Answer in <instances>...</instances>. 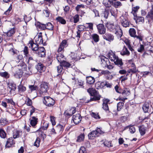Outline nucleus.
I'll return each mask as SVG.
<instances>
[{
	"instance_id": "obj_1",
	"label": "nucleus",
	"mask_w": 153,
	"mask_h": 153,
	"mask_svg": "<svg viewBox=\"0 0 153 153\" xmlns=\"http://www.w3.org/2000/svg\"><path fill=\"white\" fill-rule=\"evenodd\" d=\"M106 26L108 29L111 31L114 32L118 38H120L123 35V32L120 26L118 25H115L113 24L108 22Z\"/></svg>"
},
{
	"instance_id": "obj_2",
	"label": "nucleus",
	"mask_w": 153,
	"mask_h": 153,
	"mask_svg": "<svg viewBox=\"0 0 153 153\" xmlns=\"http://www.w3.org/2000/svg\"><path fill=\"white\" fill-rule=\"evenodd\" d=\"M87 91L93 97H91L89 100L86 102L94 101H96L99 100L100 98V96L98 92L96 90L93 88H90L87 90Z\"/></svg>"
},
{
	"instance_id": "obj_3",
	"label": "nucleus",
	"mask_w": 153,
	"mask_h": 153,
	"mask_svg": "<svg viewBox=\"0 0 153 153\" xmlns=\"http://www.w3.org/2000/svg\"><path fill=\"white\" fill-rule=\"evenodd\" d=\"M26 69V65L24 63L21 65H18L15 68V72L14 73V75L17 78H20L22 76L23 71H25Z\"/></svg>"
},
{
	"instance_id": "obj_4",
	"label": "nucleus",
	"mask_w": 153,
	"mask_h": 153,
	"mask_svg": "<svg viewBox=\"0 0 153 153\" xmlns=\"http://www.w3.org/2000/svg\"><path fill=\"white\" fill-rule=\"evenodd\" d=\"M7 48L10 53L13 56H17V58L18 59H20L22 58L21 56L18 55L19 51L13 48L12 44H10L8 45Z\"/></svg>"
},
{
	"instance_id": "obj_5",
	"label": "nucleus",
	"mask_w": 153,
	"mask_h": 153,
	"mask_svg": "<svg viewBox=\"0 0 153 153\" xmlns=\"http://www.w3.org/2000/svg\"><path fill=\"white\" fill-rule=\"evenodd\" d=\"M43 102L46 106L51 107L54 105L55 101L52 98L48 96L44 97Z\"/></svg>"
},
{
	"instance_id": "obj_6",
	"label": "nucleus",
	"mask_w": 153,
	"mask_h": 153,
	"mask_svg": "<svg viewBox=\"0 0 153 153\" xmlns=\"http://www.w3.org/2000/svg\"><path fill=\"white\" fill-rule=\"evenodd\" d=\"M102 131L100 128H98L96 130L93 131L88 135V137L89 139H93L96 137L99 136V134H101Z\"/></svg>"
},
{
	"instance_id": "obj_7",
	"label": "nucleus",
	"mask_w": 153,
	"mask_h": 153,
	"mask_svg": "<svg viewBox=\"0 0 153 153\" xmlns=\"http://www.w3.org/2000/svg\"><path fill=\"white\" fill-rule=\"evenodd\" d=\"M48 89V84L45 82L42 83L40 85V88L39 90V92L40 94L45 93L47 91Z\"/></svg>"
},
{
	"instance_id": "obj_8",
	"label": "nucleus",
	"mask_w": 153,
	"mask_h": 153,
	"mask_svg": "<svg viewBox=\"0 0 153 153\" xmlns=\"http://www.w3.org/2000/svg\"><path fill=\"white\" fill-rule=\"evenodd\" d=\"M42 33H38L35 37L34 39L37 44H42L43 43V41L42 35Z\"/></svg>"
},
{
	"instance_id": "obj_9",
	"label": "nucleus",
	"mask_w": 153,
	"mask_h": 153,
	"mask_svg": "<svg viewBox=\"0 0 153 153\" xmlns=\"http://www.w3.org/2000/svg\"><path fill=\"white\" fill-rule=\"evenodd\" d=\"M146 17L148 19L149 24H151V21H153V3L152 4V9L148 13Z\"/></svg>"
},
{
	"instance_id": "obj_10",
	"label": "nucleus",
	"mask_w": 153,
	"mask_h": 153,
	"mask_svg": "<svg viewBox=\"0 0 153 153\" xmlns=\"http://www.w3.org/2000/svg\"><path fill=\"white\" fill-rule=\"evenodd\" d=\"M38 44L36 43H35L32 41H29L28 46L29 48H31L33 51H36L38 49Z\"/></svg>"
},
{
	"instance_id": "obj_11",
	"label": "nucleus",
	"mask_w": 153,
	"mask_h": 153,
	"mask_svg": "<svg viewBox=\"0 0 153 153\" xmlns=\"http://www.w3.org/2000/svg\"><path fill=\"white\" fill-rule=\"evenodd\" d=\"M67 46V42L66 40H63L60 43L57 50L58 53L64 51V48Z\"/></svg>"
},
{
	"instance_id": "obj_12",
	"label": "nucleus",
	"mask_w": 153,
	"mask_h": 153,
	"mask_svg": "<svg viewBox=\"0 0 153 153\" xmlns=\"http://www.w3.org/2000/svg\"><path fill=\"white\" fill-rule=\"evenodd\" d=\"M72 120L76 124L79 123L81 120L80 115L79 114L74 115L72 117Z\"/></svg>"
},
{
	"instance_id": "obj_13",
	"label": "nucleus",
	"mask_w": 153,
	"mask_h": 153,
	"mask_svg": "<svg viewBox=\"0 0 153 153\" xmlns=\"http://www.w3.org/2000/svg\"><path fill=\"white\" fill-rule=\"evenodd\" d=\"M99 33L101 34H104L106 32V28L103 25L100 24L97 26Z\"/></svg>"
},
{
	"instance_id": "obj_14",
	"label": "nucleus",
	"mask_w": 153,
	"mask_h": 153,
	"mask_svg": "<svg viewBox=\"0 0 153 153\" xmlns=\"http://www.w3.org/2000/svg\"><path fill=\"white\" fill-rule=\"evenodd\" d=\"M37 53L39 56L40 57H44L45 56V51L43 47L39 48L37 49Z\"/></svg>"
},
{
	"instance_id": "obj_15",
	"label": "nucleus",
	"mask_w": 153,
	"mask_h": 153,
	"mask_svg": "<svg viewBox=\"0 0 153 153\" xmlns=\"http://www.w3.org/2000/svg\"><path fill=\"white\" fill-rule=\"evenodd\" d=\"M101 73L102 74L104 75L106 77L107 79H111L113 77V76L108 70L101 71Z\"/></svg>"
},
{
	"instance_id": "obj_16",
	"label": "nucleus",
	"mask_w": 153,
	"mask_h": 153,
	"mask_svg": "<svg viewBox=\"0 0 153 153\" xmlns=\"http://www.w3.org/2000/svg\"><path fill=\"white\" fill-rule=\"evenodd\" d=\"M103 38L104 39L111 42L114 40V36L110 33H106L103 36Z\"/></svg>"
},
{
	"instance_id": "obj_17",
	"label": "nucleus",
	"mask_w": 153,
	"mask_h": 153,
	"mask_svg": "<svg viewBox=\"0 0 153 153\" xmlns=\"http://www.w3.org/2000/svg\"><path fill=\"white\" fill-rule=\"evenodd\" d=\"M151 107V105L149 104V102H145L143 107V109L145 113L149 112L150 111V108Z\"/></svg>"
},
{
	"instance_id": "obj_18",
	"label": "nucleus",
	"mask_w": 153,
	"mask_h": 153,
	"mask_svg": "<svg viewBox=\"0 0 153 153\" xmlns=\"http://www.w3.org/2000/svg\"><path fill=\"white\" fill-rule=\"evenodd\" d=\"M108 56L110 59L111 61H114V62L118 57L112 51L108 53Z\"/></svg>"
},
{
	"instance_id": "obj_19",
	"label": "nucleus",
	"mask_w": 153,
	"mask_h": 153,
	"mask_svg": "<svg viewBox=\"0 0 153 153\" xmlns=\"http://www.w3.org/2000/svg\"><path fill=\"white\" fill-rule=\"evenodd\" d=\"M22 131H14L13 134V137L14 139H16L22 136Z\"/></svg>"
},
{
	"instance_id": "obj_20",
	"label": "nucleus",
	"mask_w": 153,
	"mask_h": 153,
	"mask_svg": "<svg viewBox=\"0 0 153 153\" xmlns=\"http://www.w3.org/2000/svg\"><path fill=\"white\" fill-rule=\"evenodd\" d=\"M56 59L60 64L65 59L64 56L61 53H59L57 55Z\"/></svg>"
},
{
	"instance_id": "obj_21",
	"label": "nucleus",
	"mask_w": 153,
	"mask_h": 153,
	"mask_svg": "<svg viewBox=\"0 0 153 153\" xmlns=\"http://www.w3.org/2000/svg\"><path fill=\"white\" fill-rule=\"evenodd\" d=\"M37 120L38 119L36 118L35 117H32V119L30 121V124L33 127L35 128V126L37 124Z\"/></svg>"
},
{
	"instance_id": "obj_22",
	"label": "nucleus",
	"mask_w": 153,
	"mask_h": 153,
	"mask_svg": "<svg viewBox=\"0 0 153 153\" xmlns=\"http://www.w3.org/2000/svg\"><path fill=\"white\" fill-rule=\"evenodd\" d=\"M36 68L38 71L40 72L44 71L45 69V67L42 64L40 63H39L37 64Z\"/></svg>"
},
{
	"instance_id": "obj_23",
	"label": "nucleus",
	"mask_w": 153,
	"mask_h": 153,
	"mask_svg": "<svg viewBox=\"0 0 153 153\" xmlns=\"http://www.w3.org/2000/svg\"><path fill=\"white\" fill-rule=\"evenodd\" d=\"M16 29L15 28H11L6 33V35L8 36L11 37L15 33Z\"/></svg>"
},
{
	"instance_id": "obj_24",
	"label": "nucleus",
	"mask_w": 153,
	"mask_h": 153,
	"mask_svg": "<svg viewBox=\"0 0 153 153\" xmlns=\"http://www.w3.org/2000/svg\"><path fill=\"white\" fill-rule=\"evenodd\" d=\"M104 82H97L95 85L97 89L102 88L104 87Z\"/></svg>"
},
{
	"instance_id": "obj_25",
	"label": "nucleus",
	"mask_w": 153,
	"mask_h": 153,
	"mask_svg": "<svg viewBox=\"0 0 153 153\" xmlns=\"http://www.w3.org/2000/svg\"><path fill=\"white\" fill-rule=\"evenodd\" d=\"M122 26L124 27H126L129 26V22L126 19L123 18L121 21Z\"/></svg>"
},
{
	"instance_id": "obj_26",
	"label": "nucleus",
	"mask_w": 153,
	"mask_h": 153,
	"mask_svg": "<svg viewBox=\"0 0 153 153\" xmlns=\"http://www.w3.org/2000/svg\"><path fill=\"white\" fill-rule=\"evenodd\" d=\"M104 3L106 7H109L113 3L112 0H104Z\"/></svg>"
},
{
	"instance_id": "obj_27",
	"label": "nucleus",
	"mask_w": 153,
	"mask_h": 153,
	"mask_svg": "<svg viewBox=\"0 0 153 153\" xmlns=\"http://www.w3.org/2000/svg\"><path fill=\"white\" fill-rule=\"evenodd\" d=\"M13 144V139L12 137H10L7 140L6 146L7 147H9L11 146Z\"/></svg>"
},
{
	"instance_id": "obj_28",
	"label": "nucleus",
	"mask_w": 153,
	"mask_h": 153,
	"mask_svg": "<svg viewBox=\"0 0 153 153\" xmlns=\"http://www.w3.org/2000/svg\"><path fill=\"white\" fill-rule=\"evenodd\" d=\"M120 54L122 55H129L130 54L129 52L128 51L127 48L124 46L122 51L120 52Z\"/></svg>"
},
{
	"instance_id": "obj_29",
	"label": "nucleus",
	"mask_w": 153,
	"mask_h": 153,
	"mask_svg": "<svg viewBox=\"0 0 153 153\" xmlns=\"http://www.w3.org/2000/svg\"><path fill=\"white\" fill-rule=\"evenodd\" d=\"M94 79L93 77L88 76L86 77L87 83L89 84H93L94 82Z\"/></svg>"
},
{
	"instance_id": "obj_30",
	"label": "nucleus",
	"mask_w": 153,
	"mask_h": 153,
	"mask_svg": "<svg viewBox=\"0 0 153 153\" xmlns=\"http://www.w3.org/2000/svg\"><path fill=\"white\" fill-rule=\"evenodd\" d=\"M114 63L116 65H118L119 67L122 65L123 64L122 62V59L118 57H117L114 61Z\"/></svg>"
},
{
	"instance_id": "obj_31",
	"label": "nucleus",
	"mask_w": 153,
	"mask_h": 153,
	"mask_svg": "<svg viewBox=\"0 0 153 153\" xmlns=\"http://www.w3.org/2000/svg\"><path fill=\"white\" fill-rule=\"evenodd\" d=\"M9 88L10 89V91H14L16 89V86L15 84L12 83H9L8 84Z\"/></svg>"
},
{
	"instance_id": "obj_32",
	"label": "nucleus",
	"mask_w": 153,
	"mask_h": 153,
	"mask_svg": "<svg viewBox=\"0 0 153 153\" xmlns=\"http://www.w3.org/2000/svg\"><path fill=\"white\" fill-rule=\"evenodd\" d=\"M56 20L58 22L62 24H65L66 23L65 20L60 16H59L56 18Z\"/></svg>"
},
{
	"instance_id": "obj_33",
	"label": "nucleus",
	"mask_w": 153,
	"mask_h": 153,
	"mask_svg": "<svg viewBox=\"0 0 153 153\" xmlns=\"http://www.w3.org/2000/svg\"><path fill=\"white\" fill-rule=\"evenodd\" d=\"M91 37L93 39L95 42H97L99 41V37L97 34H94L91 35Z\"/></svg>"
},
{
	"instance_id": "obj_34",
	"label": "nucleus",
	"mask_w": 153,
	"mask_h": 153,
	"mask_svg": "<svg viewBox=\"0 0 153 153\" xmlns=\"http://www.w3.org/2000/svg\"><path fill=\"white\" fill-rule=\"evenodd\" d=\"M46 25V29L50 30H53V25L50 22H48Z\"/></svg>"
},
{
	"instance_id": "obj_35",
	"label": "nucleus",
	"mask_w": 153,
	"mask_h": 153,
	"mask_svg": "<svg viewBox=\"0 0 153 153\" xmlns=\"http://www.w3.org/2000/svg\"><path fill=\"white\" fill-rule=\"evenodd\" d=\"M37 27L41 30H44L46 29V25L39 23L37 25Z\"/></svg>"
},
{
	"instance_id": "obj_36",
	"label": "nucleus",
	"mask_w": 153,
	"mask_h": 153,
	"mask_svg": "<svg viewBox=\"0 0 153 153\" xmlns=\"http://www.w3.org/2000/svg\"><path fill=\"white\" fill-rule=\"evenodd\" d=\"M105 62L106 65L105 66L108 69L110 70V69H112L113 68V67L112 66V65L109 64V63H110L108 59H106Z\"/></svg>"
},
{
	"instance_id": "obj_37",
	"label": "nucleus",
	"mask_w": 153,
	"mask_h": 153,
	"mask_svg": "<svg viewBox=\"0 0 153 153\" xmlns=\"http://www.w3.org/2000/svg\"><path fill=\"white\" fill-rule=\"evenodd\" d=\"M145 128L143 126H141L139 128V132L141 135H144L145 133Z\"/></svg>"
},
{
	"instance_id": "obj_38",
	"label": "nucleus",
	"mask_w": 153,
	"mask_h": 153,
	"mask_svg": "<svg viewBox=\"0 0 153 153\" xmlns=\"http://www.w3.org/2000/svg\"><path fill=\"white\" fill-rule=\"evenodd\" d=\"M130 35L132 37H134L136 35V31L134 28H130L129 31Z\"/></svg>"
},
{
	"instance_id": "obj_39",
	"label": "nucleus",
	"mask_w": 153,
	"mask_h": 153,
	"mask_svg": "<svg viewBox=\"0 0 153 153\" xmlns=\"http://www.w3.org/2000/svg\"><path fill=\"white\" fill-rule=\"evenodd\" d=\"M62 66L67 68H69L71 66V65L68 62L65 61V60L62 62L60 64Z\"/></svg>"
},
{
	"instance_id": "obj_40",
	"label": "nucleus",
	"mask_w": 153,
	"mask_h": 153,
	"mask_svg": "<svg viewBox=\"0 0 153 153\" xmlns=\"http://www.w3.org/2000/svg\"><path fill=\"white\" fill-rule=\"evenodd\" d=\"M6 135V133L3 129L0 128V137L2 138H4Z\"/></svg>"
},
{
	"instance_id": "obj_41",
	"label": "nucleus",
	"mask_w": 153,
	"mask_h": 153,
	"mask_svg": "<svg viewBox=\"0 0 153 153\" xmlns=\"http://www.w3.org/2000/svg\"><path fill=\"white\" fill-rule=\"evenodd\" d=\"M124 42L126 45H127L128 47L129 50L131 51H132L133 50V49L130 44V42L129 40L128 39H126L124 41Z\"/></svg>"
},
{
	"instance_id": "obj_42",
	"label": "nucleus",
	"mask_w": 153,
	"mask_h": 153,
	"mask_svg": "<svg viewBox=\"0 0 153 153\" xmlns=\"http://www.w3.org/2000/svg\"><path fill=\"white\" fill-rule=\"evenodd\" d=\"M87 25L85 26L82 25H80L78 26V27L77 28L78 30L82 31L83 30H86V27Z\"/></svg>"
},
{
	"instance_id": "obj_43",
	"label": "nucleus",
	"mask_w": 153,
	"mask_h": 153,
	"mask_svg": "<svg viewBox=\"0 0 153 153\" xmlns=\"http://www.w3.org/2000/svg\"><path fill=\"white\" fill-rule=\"evenodd\" d=\"M124 103L123 102H120L118 103L117 105V110L118 111H119L120 109L123 108Z\"/></svg>"
},
{
	"instance_id": "obj_44",
	"label": "nucleus",
	"mask_w": 153,
	"mask_h": 153,
	"mask_svg": "<svg viewBox=\"0 0 153 153\" xmlns=\"http://www.w3.org/2000/svg\"><path fill=\"white\" fill-rule=\"evenodd\" d=\"M93 24L92 23H86L85 25H87L86 27V29L89 28L91 30H93Z\"/></svg>"
},
{
	"instance_id": "obj_45",
	"label": "nucleus",
	"mask_w": 153,
	"mask_h": 153,
	"mask_svg": "<svg viewBox=\"0 0 153 153\" xmlns=\"http://www.w3.org/2000/svg\"><path fill=\"white\" fill-rule=\"evenodd\" d=\"M122 5L121 3L119 1H116L113 3V6L116 8L121 6Z\"/></svg>"
},
{
	"instance_id": "obj_46",
	"label": "nucleus",
	"mask_w": 153,
	"mask_h": 153,
	"mask_svg": "<svg viewBox=\"0 0 153 153\" xmlns=\"http://www.w3.org/2000/svg\"><path fill=\"white\" fill-rule=\"evenodd\" d=\"M0 76L5 78H8L9 77V75L6 72L0 73Z\"/></svg>"
},
{
	"instance_id": "obj_47",
	"label": "nucleus",
	"mask_w": 153,
	"mask_h": 153,
	"mask_svg": "<svg viewBox=\"0 0 153 153\" xmlns=\"http://www.w3.org/2000/svg\"><path fill=\"white\" fill-rule=\"evenodd\" d=\"M84 138V134H81L78 137L77 141L78 142H81L83 140Z\"/></svg>"
},
{
	"instance_id": "obj_48",
	"label": "nucleus",
	"mask_w": 153,
	"mask_h": 153,
	"mask_svg": "<svg viewBox=\"0 0 153 153\" xmlns=\"http://www.w3.org/2000/svg\"><path fill=\"white\" fill-rule=\"evenodd\" d=\"M77 84L79 85L82 88H84V86L83 85L84 84V82L82 80H79L78 81Z\"/></svg>"
},
{
	"instance_id": "obj_49",
	"label": "nucleus",
	"mask_w": 153,
	"mask_h": 153,
	"mask_svg": "<svg viewBox=\"0 0 153 153\" xmlns=\"http://www.w3.org/2000/svg\"><path fill=\"white\" fill-rule=\"evenodd\" d=\"M19 90V91H24L26 90V88L22 85H20L18 87Z\"/></svg>"
},
{
	"instance_id": "obj_50",
	"label": "nucleus",
	"mask_w": 153,
	"mask_h": 153,
	"mask_svg": "<svg viewBox=\"0 0 153 153\" xmlns=\"http://www.w3.org/2000/svg\"><path fill=\"white\" fill-rule=\"evenodd\" d=\"M129 131L132 134L134 133L135 131V128L133 126L129 127Z\"/></svg>"
},
{
	"instance_id": "obj_51",
	"label": "nucleus",
	"mask_w": 153,
	"mask_h": 153,
	"mask_svg": "<svg viewBox=\"0 0 153 153\" xmlns=\"http://www.w3.org/2000/svg\"><path fill=\"white\" fill-rule=\"evenodd\" d=\"M40 143V139L39 138L37 137L36 138V140L34 143V146L38 147L39 146Z\"/></svg>"
},
{
	"instance_id": "obj_52",
	"label": "nucleus",
	"mask_w": 153,
	"mask_h": 153,
	"mask_svg": "<svg viewBox=\"0 0 153 153\" xmlns=\"http://www.w3.org/2000/svg\"><path fill=\"white\" fill-rule=\"evenodd\" d=\"M74 22L76 23L79 21V16L78 14L76 15L74 17Z\"/></svg>"
},
{
	"instance_id": "obj_53",
	"label": "nucleus",
	"mask_w": 153,
	"mask_h": 153,
	"mask_svg": "<svg viewBox=\"0 0 153 153\" xmlns=\"http://www.w3.org/2000/svg\"><path fill=\"white\" fill-rule=\"evenodd\" d=\"M29 87L31 91L36 90L37 88V86L34 85H29Z\"/></svg>"
},
{
	"instance_id": "obj_54",
	"label": "nucleus",
	"mask_w": 153,
	"mask_h": 153,
	"mask_svg": "<svg viewBox=\"0 0 153 153\" xmlns=\"http://www.w3.org/2000/svg\"><path fill=\"white\" fill-rule=\"evenodd\" d=\"M91 115L95 119H98L100 118V117L98 114L92 112Z\"/></svg>"
},
{
	"instance_id": "obj_55",
	"label": "nucleus",
	"mask_w": 153,
	"mask_h": 153,
	"mask_svg": "<svg viewBox=\"0 0 153 153\" xmlns=\"http://www.w3.org/2000/svg\"><path fill=\"white\" fill-rule=\"evenodd\" d=\"M137 71V70L136 69V67H134L129 69L128 70V72L129 73L131 72L132 73H136Z\"/></svg>"
},
{
	"instance_id": "obj_56",
	"label": "nucleus",
	"mask_w": 153,
	"mask_h": 153,
	"mask_svg": "<svg viewBox=\"0 0 153 153\" xmlns=\"http://www.w3.org/2000/svg\"><path fill=\"white\" fill-rule=\"evenodd\" d=\"M104 86H106L108 88H111L112 86V84L111 83L107 81L104 82Z\"/></svg>"
},
{
	"instance_id": "obj_57",
	"label": "nucleus",
	"mask_w": 153,
	"mask_h": 153,
	"mask_svg": "<svg viewBox=\"0 0 153 153\" xmlns=\"http://www.w3.org/2000/svg\"><path fill=\"white\" fill-rule=\"evenodd\" d=\"M57 71L58 73H61L62 71L63 68L61 65L60 64L57 67Z\"/></svg>"
},
{
	"instance_id": "obj_58",
	"label": "nucleus",
	"mask_w": 153,
	"mask_h": 153,
	"mask_svg": "<svg viewBox=\"0 0 153 153\" xmlns=\"http://www.w3.org/2000/svg\"><path fill=\"white\" fill-rule=\"evenodd\" d=\"M144 45L141 44L140 47L137 49V51L139 52H142L144 50Z\"/></svg>"
},
{
	"instance_id": "obj_59",
	"label": "nucleus",
	"mask_w": 153,
	"mask_h": 153,
	"mask_svg": "<svg viewBox=\"0 0 153 153\" xmlns=\"http://www.w3.org/2000/svg\"><path fill=\"white\" fill-rule=\"evenodd\" d=\"M50 119L51 122L52 123V125L53 126L55 125L56 124L55 118L53 116H51L50 117Z\"/></svg>"
},
{
	"instance_id": "obj_60",
	"label": "nucleus",
	"mask_w": 153,
	"mask_h": 153,
	"mask_svg": "<svg viewBox=\"0 0 153 153\" xmlns=\"http://www.w3.org/2000/svg\"><path fill=\"white\" fill-rule=\"evenodd\" d=\"M35 61V60L31 56H30L28 59V62L29 64H31Z\"/></svg>"
},
{
	"instance_id": "obj_61",
	"label": "nucleus",
	"mask_w": 153,
	"mask_h": 153,
	"mask_svg": "<svg viewBox=\"0 0 153 153\" xmlns=\"http://www.w3.org/2000/svg\"><path fill=\"white\" fill-rule=\"evenodd\" d=\"M139 8V7L138 6L133 7L132 8V12L133 13V14L135 13L137 11Z\"/></svg>"
},
{
	"instance_id": "obj_62",
	"label": "nucleus",
	"mask_w": 153,
	"mask_h": 153,
	"mask_svg": "<svg viewBox=\"0 0 153 153\" xmlns=\"http://www.w3.org/2000/svg\"><path fill=\"white\" fill-rule=\"evenodd\" d=\"M104 144L106 146L109 147L112 146L111 143L110 142L105 141L104 142Z\"/></svg>"
},
{
	"instance_id": "obj_63",
	"label": "nucleus",
	"mask_w": 153,
	"mask_h": 153,
	"mask_svg": "<svg viewBox=\"0 0 153 153\" xmlns=\"http://www.w3.org/2000/svg\"><path fill=\"white\" fill-rule=\"evenodd\" d=\"M43 13L46 17H48L50 14V12L47 9L44 10Z\"/></svg>"
},
{
	"instance_id": "obj_64",
	"label": "nucleus",
	"mask_w": 153,
	"mask_h": 153,
	"mask_svg": "<svg viewBox=\"0 0 153 153\" xmlns=\"http://www.w3.org/2000/svg\"><path fill=\"white\" fill-rule=\"evenodd\" d=\"M86 152L85 148L83 147H81L80 149L79 153H85Z\"/></svg>"
}]
</instances>
